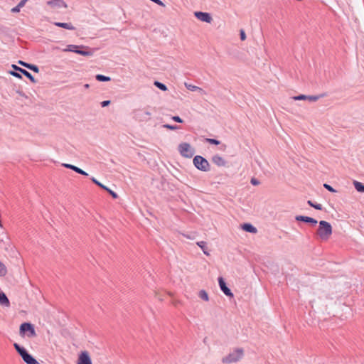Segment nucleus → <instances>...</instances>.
I'll use <instances>...</instances> for the list:
<instances>
[{
    "mask_svg": "<svg viewBox=\"0 0 364 364\" xmlns=\"http://www.w3.org/2000/svg\"><path fill=\"white\" fill-rule=\"evenodd\" d=\"M9 74L13 75V76H14V77H17V78H20V79L21 78V75L18 73H17V72L10 71Z\"/></svg>",
    "mask_w": 364,
    "mask_h": 364,
    "instance_id": "7c9ffc66",
    "label": "nucleus"
},
{
    "mask_svg": "<svg viewBox=\"0 0 364 364\" xmlns=\"http://www.w3.org/2000/svg\"><path fill=\"white\" fill-rule=\"evenodd\" d=\"M172 119L174 120L175 122H179V123H182L183 122L182 119L180 118L178 116H173L172 117Z\"/></svg>",
    "mask_w": 364,
    "mask_h": 364,
    "instance_id": "72a5a7b5",
    "label": "nucleus"
},
{
    "mask_svg": "<svg viewBox=\"0 0 364 364\" xmlns=\"http://www.w3.org/2000/svg\"><path fill=\"white\" fill-rule=\"evenodd\" d=\"M242 228L243 230L251 233H256L257 232V228L250 223L243 224Z\"/></svg>",
    "mask_w": 364,
    "mask_h": 364,
    "instance_id": "dca6fc26",
    "label": "nucleus"
},
{
    "mask_svg": "<svg viewBox=\"0 0 364 364\" xmlns=\"http://www.w3.org/2000/svg\"><path fill=\"white\" fill-rule=\"evenodd\" d=\"M353 185L358 192H364V185L362 183L355 181Z\"/></svg>",
    "mask_w": 364,
    "mask_h": 364,
    "instance_id": "412c9836",
    "label": "nucleus"
},
{
    "mask_svg": "<svg viewBox=\"0 0 364 364\" xmlns=\"http://www.w3.org/2000/svg\"><path fill=\"white\" fill-rule=\"evenodd\" d=\"M193 164L198 169L203 171H208L210 168L209 162L201 156L194 157Z\"/></svg>",
    "mask_w": 364,
    "mask_h": 364,
    "instance_id": "423d86ee",
    "label": "nucleus"
},
{
    "mask_svg": "<svg viewBox=\"0 0 364 364\" xmlns=\"http://www.w3.org/2000/svg\"><path fill=\"white\" fill-rule=\"evenodd\" d=\"M244 355L245 350L242 348H235L222 358V363L223 364L236 363L243 358Z\"/></svg>",
    "mask_w": 364,
    "mask_h": 364,
    "instance_id": "f257e3e1",
    "label": "nucleus"
},
{
    "mask_svg": "<svg viewBox=\"0 0 364 364\" xmlns=\"http://www.w3.org/2000/svg\"><path fill=\"white\" fill-rule=\"evenodd\" d=\"M151 1L161 6H163V7L165 6V4L161 0H151Z\"/></svg>",
    "mask_w": 364,
    "mask_h": 364,
    "instance_id": "f704fd0d",
    "label": "nucleus"
},
{
    "mask_svg": "<svg viewBox=\"0 0 364 364\" xmlns=\"http://www.w3.org/2000/svg\"><path fill=\"white\" fill-rule=\"evenodd\" d=\"M185 86L189 90H191V91H199L201 93H205L204 90L202 88H200L199 87H197L196 85H191V84L185 83Z\"/></svg>",
    "mask_w": 364,
    "mask_h": 364,
    "instance_id": "6ab92c4d",
    "label": "nucleus"
},
{
    "mask_svg": "<svg viewBox=\"0 0 364 364\" xmlns=\"http://www.w3.org/2000/svg\"><path fill=\"white\" fill-rule=\"evenodd\" d=\"M198 296L201 299L204 300L205 301H209L208 294L205 290H200L198 293Z\"/></svg>",
    "mask_w": 364,
    "mask_h": 364,
    "instance_id": "aec40b11",
    "label": "nucleus"
},
{
    "mask_svg": "<svg viewBox=\"0 0 364 364\" xmlns=\"http://www.w3.org/2000/svg\"><path fill=\"white\" fill-rule=\"evenodd\" d=\"M110 104V101L109 100H105V101H103L101 105H102V107H106L107 105H109Z\"/></svg>",
    "mask_w": 364,
    "mask_h": 364,
    "instance_id": "4c0bfd02",
    "label": "nucleus"
},
{
    "mask_svg": "<svg viewBox=\"0 0 364 364\" xmlns=\"http://www.w3.org/2000/svg\"><path fill=\"white\" fill-rule=\"evenodd\" d=\"M313 208H316V210H322V205L315 204Z\"/></svg>",
    "mask_w": 364,
    "mask_h": 364,
    "instance_id": "ea45409f",
    "label": "nucleus"
},
{
    "mask_svg": "<svg viewBox=\"0 0 364 364\" xmlns=\"http://www.w3.org/2000/svg\"><path fill=\"white\" fill-rule=\"evenodd\" d=\"M197 245L203 250V252L205 255H209V253L206 251L205 242H204V241L198 242Z\"/></svg>",
    "mask_w": 364,
    "mask_h": 364,
    "instance_id": "4be33fe9",
    "label": "nucleus"
},
{
    "mask_svg": "<svg viewBox=\"0 0 364 364\" xmlns=\"http://www.w3.org/2000/svg\"><path fill=\"white\" fill-rule=\"evenodd\" d=\"M80 48H85L83 46H77V45H68L65 48L63 49L64 52H73L77 54H80L83 56H91L92 55V53L91 51H86L80 50Z\"/></svg>",
    "mask_w": 364,
    "mask_h": 364,
    "instance_id": "0eeeda50",
    "label": "nucleus"
},
{
    "mask_svg": "<svg viewBox=\"0 0 364 364\" xmlns=\"http://www.w3.org/2000/svg\"><path fill=\"white\" fill-rule=\"evenodd\" d=\"M251 183H252V184H253L255 186H257V185L259 184L258 181L257 179H255V178H252L251 179Z\"/></svg>",
    "mask_w": 364,
    "mask_h": 364,
    "instance_id": "79ce46f5",
    "label": "nucleus"
},
{
    "mask_svg": "<svg viewBox=\"0 0 364 364\" xmlns=\"http://www.w3.org/2000/svg\"><path fill=\"white\" fill-rule=\"evenodd\" d=\"M0 304L6 306H9L10 305V302L7 296L3 292H0Z\"/></svg>",
    "mask_w": 364,
    "mask_h": 364,
    "instance_id": "a211bd4d",
    "label": "nucleus"
},
{
    "mask_svg": "<svg viewBox=\"0 0 364 364\" xmlns=\"http://www.w3.org/2000/svg\"><path fill=\"white\" fill-rule=\"evenodd\" d=\"M206 141L212 144L218 145L220 144V141L214 139H206Z\"/></svg>",
    "mask_w": 364,
    "mask_h": 364,
    "instance_id": "bb28decb",
    "label": "nucleus"
},
{
    "mask_svg": "<svg viewBox=\"0 0 364 364\" xmlns=\"http://www.w3.org/2000/svg\"><path fill=\"white\" fill-rule=\"evenodd\" d=\"M240 39L242 41H245L246 39V34H245V32L244 30H240Z\"/></svg>",
    "mask_w": 364,
    "mask_h": 364,
    "instance_id": "c756f323",
    "label": "nucleus"
},
{
    "mask_svg": "<svg viewBox=\"0 0 364 364\" xmlns=\"http://www.w3.org/2000/svg\"><path fill=\"white\" fill-rule=\"evenodd\" d=\"M178 151L181 155L186 158H191L194 155V149L188 143H181L178 146Z\"/></svg>",
    "mask_w": 364,
    "mask_h": 364,
    "instance_id": "39448f33",
    "label": "nucleus"
},
{
    "mask_svg": "<svg viewBox=\"0 0 364 364\" xmlns=\"http://www.w3.org/2000/svg\"><path fill=\"white\" fill-rule=\"evenodd\" d=\"M194 15L198 20L203 22L210 23L212 21V17L208 13L196 11L194 13Z\"/></svg>",
    "mask_w": 364,
    "mask_h": 364,
    "instance_id": "9d476101",
    "label": "nucleus"
},
{
    "mask_svg": "<svg viewBox=\"0 0 364 364\" xmlns=\"http://www.w3.org/2000/svg\"><path fill=\"white\" fill-rule=\"evenodd\" d=\"M11 67L14 70L18 71V72L21 73L22 75H24L26 77H27L32 82H36V80H35L34 77H33V75L30 73H28L27 70L22 69L16 65H12Z\"/></svg>",
    "mask_w": 364,
    "mask_h": 364,
    "instance_id": "f8f14e48",
    "label": "nucleus"
},
{
    "mask_svg": "<svg viewBox=\"0 0 364 364\" xmlns=\"http://www.w3.org/2000/svg\"><path fill=\"white\" fill-rule=\"evenodd\" d=\"M73 171H75V172H77L78 173H81V171H80L81 168H78V167H77L75 166H74Z\"/></svg>",
    "mask_w": 364,
    "mask_h": 364,
    "instance_id": "37998d69",
    "label": "nucleus"
},
{
    "mask_svg": "<svg viewBox=\"0 0 364 364\" xmlns=\"http://www.w3.org/2000/svg\"><path fill=\"white\" fill-rule=\"evenodd\" d=\"M212 161L218 166H225L226 165L225 160L219 155H215L212 158Z\"/></svg>",
    "mask_w": 364,
    "mask_h": 364,
    "instance_id": "4468645a",
    "label": "nucleus"
},
{
    "mask_svg": "<svg viewBox=\"0 0 364 364\" xmlns=\"http://www.w3.org/2000/svg\"><path fill=\"white\" fill-rule=\"evenodd\" d=\"M20 9H21L18 6H15V7L11 9V12H13V13H18V12L20 11Z\"/></svg>",
    "mask_w": 364,
    "mask_h": 364,
    "instance_id": "c9c22d12",
    "label": "nucleus"
},
{
    "mask_svg": "<svg viewBox=\"0 0 364 364\" xmlns=\"http://www.w3.org/2000/svg\"><path fill=\"white\" fill-rule=\"evenodd\" d=\"M80 171H81V173H80V174L87 176V173L85 171H84L83 170L81 169Z\"/></svg>",
    "mask_w": 364,
    "mask_h": 364,
    "instance_id": "a18cd8bd",
    "label": "nucleus"
},
{
    "mask_svg": "<svg viewBox=\"0 0 364 364\" xmlns=\"http://www.w3.org/2000/svg\"><path fill=\"white\" fill-rule=\"evenodd\" d=\"M19 333L21 336H26L28 338L36 336L34 326L30 323H23L20 326Z\"/></svg>",
    "mask_w": 364,
    "mask_h": 364,
    "instance_id": "20e7f679",
    "label": "nucleus"
},
{
    "mask_svg": "<svg viewBox=\"0 0 364 364\" xmlns=\"http://www.w3.org/2000/svg\"><path fill=\"white\" fill-rule=\"evenodd\" d=\"M48 4L50 5L52 8H60V7H67V5L63 0H52L48 1Z\"/></svg>",
    "mask_w": 364,
    "mask_h": 364,
    "instance_id": "ddd939ff",
    "label": "nucleus"
},
{
    "mask_svg": "<svg viewBox=\"0 0 364 364\" xmlns=\"http://www.w3.org/2000/svg\"><path fill=\"white\" fill-rule=\"evenodd\" d=\"M326 96L325 94H322L321 95H300L297 96L293 97L294 100H309L310 102H316L321 97Z\"/></svg>",
    "mask_w": 364,
    "mask_h": 364,
    "instance_id": "6e6552de",
    "label": "nucleus"
},
{
    "mask_svg": "<svg viewBox=\"0 0 364 364\" xmlns=\"http://www.w3.org/2000/svg\"><path fill=\"white\" fill-rule=\"evenodd\" d=\"M323 186H324V188H326L328 191H331V192H333V193L336 192V190H335V189H333V188L330 185H328V184L325 183V184L323 185Z\"/></svg>",
    "mask_w": 364,
    "mask_h": 364,
    "instance_id": "2f4dec72",
    "label": "nucleus"
},
{
    "mask_svg": "<svg viewBox=\"0 0 364 364\" xmlns=\"http://www.w3.org/2000/svg\"><path fill=\"white\" fill-rule=\"evenodd\" d=\"M218 282H219L220 287L221 290L223 291V292L228 296L233 297V294L231 292L230 289L229 288H228L225 281L223 280V279L222 277H220L218 279Z\"/></svg>",
    "mask_w": 364,
    "mask_h": 364,
    "instance_id": "9b49d317",
    "label": "nucleus"
},
{
    "mask_svg": "<svg viewBox=\"0 0 364 364\" xmlns=\"http://www.w3.org/2000/svg\"><path fill=\"white\" fill-rule=\"evenodd\" d=\"M164 128L170 129V130H176L178 129L177 126L170 125V124H164L163 126Z\"/></svg>",
    "mask_w": 364,
    "mask_h": 364,
    "instance_id": "c85d7f7f",
    "label": "nucleus"
},
{
    "mask_svg": "<svg viewBox=\"0 0 364 364\" xmlns=\"http://www.w3.org/2000/svg\"><path fill=\"white\" fill-rule=\"evenodd\" d=\"M18 64H20V65H23V66H24V67L27 68H28V66L29 65V64H28V63H26L23 62V61H21V60H19V61H18Z\"/></svg>",
    "mask_w": 364,
    "mask_h": 364,
    "instance_id": "58836bf2",
    "label": "nucleus"
},
{
    "mask_svg": "<svg viewBox=\"0 0 364 364\" xmlns=\"http://www.w3.org/2000/svg\"><path fill=\"white\" fill-rule=\"evenodd\" d=\"M14 346L26 363L39 364V363L31 355H30L25 348L21 347L17 343H14Z\"/></svg>",
    "mask_w": 364,
    "mask_h": 364,
    "instance_id": "7ed1b4c3",
    "label": "nucleus"
},
{
    "mask_svg": "<svg viewBox=\"0 0 364 364\" xmlns=\"http://www.w3.org/2000/svg\"><path fill=\"white\" fill-rule=\"evenodd\" d=\"M85 87L86 88H88V87H89V85H88V84H86V85H85Z\"/></svg>",
    "mask_w": 364,
    "mask_h": 364,
    "instance_id": "49530a36",
    "label": "nucleus"
},
{
    "mask_svg": "<svg viewBox=\"0 0 364 364\" xmlns=\"http://www.w3.org/2000/svg\"><path fill=\"white\" fill-rule=\"evenodd\" d=\"M96 79L98 81H102V82H107V81L110 80V77H107V76H105V75H96Z\"/></svg>",
    "mask_w": 364,
    "mask_h": 364,
    "instance_id": "b1692460",
    "label": "nucleus"
},
{
    "mask_svg": "<svg viewBox=\"0 0 364 364\" xmlns=\"http://www.w3.org/2000/svg\"><path fill=\"white\" fill-rule=\"evenodd\" d=\"M111 195L114 198H117V194L116 193H114V191H111L110 189L108 188V190H107Z\"/></svg>",
    "mask_w": 364,
    "mask_h": 364,
    "instance_id": "e433bc0d",
    "label": "nucleus"
},
{
    "mask_svg": "<svg viewBox=\"0 0 364 364\" xmlns=\"http://www.w3.org/2000/svg\"><path fill=\"white\" fill-rule=\"evenodd\" d=\"M63 166L66 168H70L72 170H73L74 168V166L73 165H71V164H64Z\"/></svg>",
    "mask_w": 364,
    "mask_h": 364,
    "instance_id": "a19ab883",
    "label": "nucleus"
},
{
    "mask_svg": "<svg viewBox=\"0 0 364 364\" xmlns=\"http://www.w3.org/2000/svg\"><path fill=\"white\" fill-rule=\"evenodd\" d=\"M55 26L58 27H61L68 30H74L75 27L71 24L68 23H60V22H55L54 23Z\"/></svg>",
    "mask_w": 364,
    "mask_h": 364,
    "instance_id": "f3484780",
    "label": "nucleus"
},
{
    "mask_svg": "<svg viewBox=\"0 0 364 364\" xmlns=\"http://www.w3.org/2000/svg\"><path fill=\"white\" fill-rule=\"evenodd\" d=\"M7 273L6 266L0 261V276H4Z\"/></svg>",
    "mask_w": 364,
    "mask_h": 364,
    "instance_id": "393cba45",
    "label": "nucleus"
},
{
    "mask_svg": "<svg viewBox=\"0 0 364 364\" xmlns=\"http://www.w3.org/2000/svg\"><path fill=\"white\" fill-rule=\"evenodd\" d=\"M77 364H92L90 353L87 350L80 352L78 355Z\"/></svg>",
    "mask_w": 364,
    "mask_h": 364,
    "instance_id": "1a4fd4ad",
    "label": "nucleus"
},
{
    "mask_svg": "<svg viewBox=\"0 0 364 364\" xmlns=\"http://www.w3.org/2000/svg\"><path fill=\"white\" fill-rule=\"evenodd\" d=\"M296 220L298 221H304L306 223H312L314 225H315L317 223V220H316L315 219H314L312 218L307 217V216L299 215V216L296 217Z\"/></svg>",
    "mask_w": 364,
    "mask_h": 364,
    "instance_id": "2eb2a0df",
    "label": "nucleus"
},
{
    "mask_svg": "<svg viewBox=\"0 0 364 364\" xmlns=\"http://www.w3.org/2000/svg\"><path fill=\"white\" fill-rule=\"evenodd\" d=\"M317 234L321 240H327L332 234V227L331 224L324 220L320 221Z\"/></svg>",
    "mask_w": 364,
    "mask_h": 364,
    "instance_id": "f03ea898",
    "label": "nucleus"
},
{
    "mask_svg": "<svg viewBox=\"0 0 364 364\" xmlns=\"http://www.w3.org/2000/svg\"><path fill=\"white\" fill-rule=\"evenodd\" d=\"M28 68L33 70V72L38 73L39 72V69L38 68V66L35 65H32V64H29V65L28 66Z\"/></svg>",
    "mask_w": 364,
    "mask_h": 364,
    "instance_id": "a878e982",
    "label": "nucleus"
},
{
    "mask_svg": "<svg viewBox=\"0 0 364 364\" xmlns=\"http://www.w3.org/2000/svg\"><path fill=\"white\" fill-rule=\"evenodd\" d=\"M92 181L95 183L97 184V186H99L100 187L105 189V190H108V188H107L106 186H105L104 185H102L101 183H100L98 181H97L95 178H92Z\"/></svg>",
    "mask_w": 364,
    "mask_h": 364,
    "instance_id": "cd10ccee",
    "label": "nucleus"
},
{
    "mask_svg": "<svg viewBox=\"0 0 364 364\" xmlns=\"http://www.w3.org/2000/svg\"><path fill=\"white\" fill-rule=\"evenodd\" d=\"M307 203H308V204H309L310 206H311V207H314V205H315L314 203H312V201H311V200H308V202H307Z\"/></svg>",
    "mask_w": 364,
    "mask_h": 364,
    "instance_id": "c03bdc74",
    "label": "nucleus"
},
{
    "mask_svg": "<svg viewBox=\"0 0 364 364\" xmlns=\"http://www.w3.org/2000/svg\"><path fill=\"white\" fill-rule=\"evenodd\" d=\"M28 1V0H21L18 4L17 5L20 9L23 7L26 4V3Z\"/></svg>",
    "mask_w": 364,
    "mask_h": 364,
    "instance_id": "473e14b6",
    "label": "nucleus"
},
{
    "mask_svg": "<svg viewBox=\"0 0 364 364\" xmlns=\"http://www.w3.org/2000/svg\"><path fill=\"white\" fill-rule=\"evenodd\" d=\"M154 84L156 87H157L158 88H159L160 90H161L163 91L167 90V87L164 84H163L159 81H155Z\"/></svg>",
    "mask_w": 364,
    "mask_h": 364,
    "instance_id": "5701e85b",
    "label": "nucleus"
}]
</instances>
